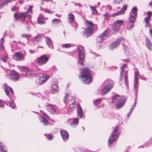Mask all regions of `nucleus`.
Wrapping results in <instances>:
<instances>
[{
  "instance_id": "a878e982",
  "label": "nucleus",
  "mask_w": 152,
  "mask_h": 152,
  "mask_svg": "<svg viewBox=\"0 0 152 152\" xmlns=\"http://www.w3.org/2000/svg\"><path fill=\"white\" fill-rule=\"evenodd\" d=\"M90 7L92 10V14L94 15H96L98 13V12L95 7L91 6Z\"/></svg>"
},
{
  "instance_id": "4d7b16f0",
  "label": "nucleus",
  "mask_w": 152,
  "mask_h": 152,
  "mask_svg": "<svg viewBox=\"0 0 152 152\" xmlns=\"http://www.w3.org/2000/svg\"><path fill=\"white\" fill-rule=\"evenodd\" d=\"M49 1H50L51 2H53L52 0H41V1L42 2H43L44 1H46L47 2H48Z\"/></svg>"
},
{
  "instance_id": "ea45409f",
  "label": "nucleus",
  "mask_w": 152,
  "mask_h": 152,
  "mask_svg": "<svg viewBox=\"0 0 152 152\" xmlns=\"http://www.w3.org/2000/svg\"><path fill=\"white\" fill-rule=\"evenodd\" d=\"M102 100L100 99H98L96 100L94 102V104L95 105H97L99 103L102 102Z\"/></svg>"
},
{
  "instance_id": "7c9ffc66",
  "label": "nucleus",
  "mask_w": 152,
  "mask_h": 152,
  "mask_svg": "<svg viewBox=\"0 0 152 152\" xmlns=\"http://www.w3.org/2000/svg\"><path fill=\"white\" fill-rule=\"evenodd\" d=\"M146 46L147 48L150 50H151L152 49V43L151 42L148 40L146 41Z\"/></svg>"
},
{
  "instance_id": "49530a36",
  "label": "nucleus",
  "mask_w": 152,
  "mask_h": 152,
  "mask_svg": "<svg viewBox=\"0 0 152 152\" xmlns=\"http://www.w3.org/2000/svg\"><path fill=\"white\" fill-rule=\"evenodd\" d=\"M10 106L13 109H15L16 107V106L13 102H10Z\"/></svg>"
},
{
  "instance_id": "f257e3e1",
  "label": "nucleus",
  "mask_w": 152,
  "mask_h": 152,
  "mask_svg": "<svg viewBox=\"0 0 152 152\" xmlns=\"http://www.w3.org/2000/svg\"><path fill=\"white\" fill-rule=\"evenodd\" d=\"M79 77L83 82L87 84L91 83L92 81L91 71L87 67L83 68L81 70L80 75Z\"/></svg>"
},
{
  "instance_id": "052dcab7",
  "label": "nucleus",
  "mask_w": 152,
  "mask_h": 152,
  "mask_svg": "<svg viewBox=\"0 0 152 152\" xmlns=\"http://www.w3.org/2000/svg\"><path fill=\"white\" fill-rule=\"evenodd\" d=\"M43 114L46 117L49 118V117L48 115H47L46 113H43Z\"/></svg>"
},
{
  "instance_id": "393cba45",
  "label": "nucleus",
  "mask_w": 152,
  "mask_h": 152,
  "mask_svg": "<svg viewBox=\"0 0 152 152\" xmlns=\"http://www.w3.org/2000/svg\"><path fill=\"white\" fill-rule=\"evenodd\" d=\"M61 22V21L60 19L54 18L52 20L53 24L57 25Z\"/></svg>"
},
{
  "instance_id": "58836bf2",
  "label": "nucleus",
  "mask_w": 152,
  "mask_h": 152,
  "mask_svg": "<svg viewBox=\"0 0 152 152\" xmlns=\"http://www.w3.org/2000/svg\"><path fill=\"white\" fill-rule=\"evenodd\" d=\"M123 14H124L122 13V12H121V11H119L117 12L114 13L112 15V16L113 17H115L119 15H122Z\"/></svg>"
},
{
  "instance_id": "cd10ccee",
  "label": "nucleus",
  "mask_w": 152,
  "mask_h": 152,
  "mask_svg": "<svg viewBox=\"0 0 152 152\" xmlns=\"http://www.w3.org/2000/svg\"><path fill=\"white\" fill-rule=\"evenodd\" d=\"M151 19L146 17L144 19V22L145 23V26L146 27L149 25V22Z\"/></svg>"
},
{
  "instance_id": "864d4df0",
  "label": "nucleus",
  "mask_w": 152,
  "mask_h": 152,
  "mask_svg": "<svg viewBox=\"0 0 152 152\" xmlns=\"http://www.w3.org/2000/svg\"><path fill=\"white\" fill-rule=\"evenodd\" d=\"M4 106V104L2 101L0 99V107H3Z\"/></svg>"
},
{
  "instance_id": "1a4fd4ad",
  "label": "nucleus",
  "mask_w": 152,
  "mask_h": 152,
  "mask_svg": "<svg viewBox=\"0 0 152 152\" xmlns=\"http://www.w3.org/2000/svg\"><path fill=\"white\" fill-rule=\"evenodd\" d=\"M49 78V76L46 74H42L39 78L37 80V83L39 85L44 84Z\"/></svg>"
},
{
  "instance_id": "f8f14e48",
  "label": "nucleus",
  "mask_w": 152,
  "mask_h": 152,
  "mask_svg": "<svg viewBox=\"0 0 152 152\" xmlns=\"http://www.w3.org/2000/svg\"><path fill=\"white\" fill-rule=\"evenodd\" d=\"M136 17L134 16L133 15H130L129 18V23L127 26L128 29H130L133 27L135 22L136 20Z\"/></svg>"
},
{
  "instance_id": "6ab92c4d",
  "label": "nucleus",
  "mask_w": 152,
  "mask_h": 152,
  "mask_svg": "<svg viewBox=\"0 0 152 152\" xmlns=\"http://www.w3.org/2000/svg\"><path fill=\"white\" fill-rule=\"evenodd\" d=\"M77 115L80 118H82L83 115V110L81 107L80 104L78 103L77 104Z\"/></svg>"
},
{
  "instance_id": "9d476101",
  "label": "nucleus",
  "mask_w": 152,
  "mask_h": 152,
  "mask_svg": "<svg viewBox=\"0 0 152 152\" xmlns=\"http://www.w3.org/2000/svg\"><path fill=\"white\" fill-rule=\"evenodd\" d=\"M113 87V85L112 84H110L105 86L104 88H103L101 92L102 95H104L107 94L109 92Z\"/></svg>"
},
{
  "instance_id": "39448f33",
  "label": "nucleus",
  "mask_w": 152,
  "mask_h": 152,
  "mask_svg": "<svg viewBox=\"0 0 152 152\" xmlns=\"http://www.w3.org/2000/svg\"><path fill=\"white\" fill-rule=\"evenodd\" d=\"M50 56L45 55H42L38 57L36 60V63L40 66L46 64L48 61Z\"/></svg>"
},
{
  "instance_id": "603ef678",
  "label": "nucleus",
  "mask_w": 152,
  "mask_h": 152,
  "mask_svg": "<svg viewBox=\"0 0 152 152\" xmlns=\"http://www.w3.org/2000/svg\"><path fill=\"white\" fill-rule=\"evenodd\" d=\"M69 95L68 94H66V95L64 97V100L65 101H66L68 98Z\"/></svg>"
},
{
  "instance_id": "bf43d9fd",
  "label": "nucleus",
  "mask_w": 152,
  "mask_h": 152,
  "mask_svg": "<svg viewBox=\"0 0 152 152\" xmlns=\"http://www.w3.org/2000/svg\"><path fill=\"white\" fill-rule=\"evenodd\" d=\"M134 82H138V78L137 77L134 76Z\"/></svg>"
},
{
  "instance_id": "2eb2a0df",
  "label": "nucleus",
  "mask_w": 152,
  "mask_h": 152,
  "mask_svg": "<svg viewBox=\"0 0 152 152\" xmlns=\"http://www.w3.org/2000/svg\"><path fill=\"white\" fill-rule=\"evenodd\" d=\"M10 78L11 80H17L19 78V76L16 72L12 71L10 74Z\"/></svg>"
},
{
  "instance_id": "473e14b6",
  "label": "nucleus",
  "mask_w": 152,
  "mask_h": 152,
  "mask_svg": "<svg viewBox=\"0 0 152 152\" xmlns=\"http://www.w3.org/2000/svg\"><path fill=\"white\" fill-rule=\"evenodd\" d=\"M110 31V30L109 29L107 30L102 34V35L104 37L105 36H107L109 34Z\"/></svg>"
},
{
  "instance_id": "dca6fc26",
  "label": "nucleus",
  "mask_w": 152,
  "mask_h": 152,
  "mask_svg": "<svg viewBox=\"0 0 152 152\" xmlns=\"http://www.w3.org/2000/svg\"><path fill=\"white\" fill-rule=\"evenodd\" d=\"M60 133L62 139L64 140H67L69 138L68 132L64 130H61Z\"/></svg>"
},
{
  "instance_id": "72a5a7b5",
  "label": "nucleus",
  "mask_w": 152,
  "mask_h": 152,
  "mask_svg": "<svg viewBox=\"0 0 152 152\" xmlns=\"http://www.w3.org/2000/svg\"><path fill=\"white\" fill-rule=\"evenodd\" d=\"M139 84V82H134V89L135 91L137 92H138V86Z\"/></svg>"
},
{
  "instance_id": "423d86ee",
  "label": "nucleus",
  "mask_w": 152,
  "mask_h": 152,
  "mask_svg": "<svg viewBox=\"0 0 152 152\" xmlns=\"http://www.w3.org/2000/svg\"><path fill=\"white\" fill-rule=\"evenodd\" d=\"M77 48L78 51L79 62L83 65L85 52L84 48L81 45H79L77 46Z\"/></svg>"
},
{
  "instance_id": "b1692460",
  "label": "nucleus",
  "mask_w": 152,
  "mask_h": 152,
  "mask_svg": "<svg viewBox=\"0 0 152 152\" xmlns=\"http://www.w3.org/2000/svg\"><path fill=\"white\" fill-rule=\"evenodd\" d=\"M44 17L41 18L39 17L37 18V22L38 23L40 24H44L45 23V22L44 20Z\"/></svg>"
},
{
  "instance_id": "a211bd4d",
  "label": "nucleus",
  "mask_w": 152,
  "mask_h": 152,
  "mask_svg": "<svg viewBox=\"0 0 152 152\" xmlns=\"http://www.w3.org/2000/svg\"><path fill=\"white\" fill-rule=\"evenodd\" d=\"M47 109L48 111L51 113H55L56 110V107L50 104L48 105Z\"/></svg>"
},
{
  "instance_id": "6e6d98bb",
  "label": "nucleus",
  "mask_w": 152,
  "mask_h": 152,
  "mask_svg": "<svg viewBox=\"0 0 152 152\" xmlns=\"http://www.w3.org/2000/svg\"><path fill=\"white\" fill-rule=\"evenodd\" d=\"M139 72L138 71H137L135 72L134 73V76L137 77L138 75H139Z\"/></svg>"
},
{
  "instance_id": "774afa93",
  "label": "nucleus",
  "mask_w": 152,
  "mask_h": 152,
  "mask_svg": "<svg viewBox=\"0 0 152 152\" xmlns=\"http://www.w3.org/2000/svg\"><path fill=\"white\" fill-rule=\"evenodd\" d=\"M149 4L151 5H152V1H151L150 3H149Z\"/></svg>"
},
{
  "instance_id": "de8ad7c7",
  "label": "nucleus",
  "mask_w": 152,
  "mask_h": 152,
  "mask_svg": "<svg viewBox=\"0 0 152 152\" xmlns=\"http://www.w3.org/2000/svg\"><path fill=\"white\" fill-rule=\"evenodd\" d=\"M126 64H123L122 66H121V74L124 71V69L125 68V67L126 66Z\"/></svg>"
},
{
  "instance_id": "c85d7f7f",
  "label": "nucleus",
  "mask_w": 152,
  "mask_h": 152,
  "mask_svg": "<svg viewBox=\"0 0 152 152\" xmlns=\"http://www.w3.org/2000/svg\"><path fill=\"white\" fill-rule=\"evenodd\" d=\"M72 46H73V45L69 43L65 44L63 45H62V47L65 48H69Z\"/></svg>"
},
{
  "instance_id": "5fc2aeb1",
  "label": "nucleus",
  "mask_w": 152,
  "mask_h": 152,
  "mask_svg": "<svg viewBox=\"0 0 152 152\" xmlns=\"http://www.w3.org/2000/svg\"><path fill=\"white\" fill-rule=\"evenodd\" d=\"M45 11L47 12V13H51V11L49 10L48 9H45V10H44Z\"/></svg>"
},
{
  "instance_id": "f3484780",
  "label": "nucleus",
  "mask_w": 152,
  "mask_h": 152,
  "mask_svg": "<svg viewBox=\"0 0 152 152\" xmlns=\"http://www.w3.org/2000/svg\"><path fill=\"white\" fill-rule=\"evenodd\" d=\"M124 39V38L120 37L117 39L116 41L111 44V47L113 48H115L118 45L121 41Z\"/></svg>"
},
{
  "instance_id": "20e7f679",
  "label": "nucleus",
  "mask_w": 152,
  "mask_h": 152,
  "mask_svg": "<svg viewBox=\"0 0 152 152\" xmlns=\"http://www.w3.org/2000/svg\"><path fill=\"white\" fill-rule=\"evenodd\" d=\"M120 133L119 126H116L114 128L110 137L108 140V144L109 145H111L114 140H116L118 138Z\"/></svg>"
},
{
  "instance_id": "680f3d73",
  "label": "nucleus",
  "mask_w": 152,
  "mask_h": 152,
  "mask_svg": "<svg viewBox=\"0 0 152 152\" xmlns=\"http://www.w3.org/2000/svg\"><path fill=\"white\" fill-rule=\"evenodd\" d=\"M0 46L1 47L2 50H4V45H3V44H1L0 45Z\"/></svg>"
},
{
  "instance_id": "0e129e2a",
  "label": "nucleus",
  "mask_w": 152,
  "mask_h": 152,
  "mask_svg": "<svg viewBox=\"0 0 152 152\" xmlns=\"http://www.w3.org/2000/svg\"><path fill=\"white\" fill-rule=\"evenodd\" d=\"M122 1V0H116V1L118 3H119L121 2Z\"/></svg>"
},
{
  "instance_id": "0eeeda50",
  "label": "nucleus",
  "mask_w": 152,
  "mask_h": 152,
  "mask_svg": "<svg viewBox=\"0 0 152 152\" xmlns=\"http://www.w3.org/2000/svg\"><path fill=\"white\" fill-rule=\"evenodd\" d=\"M27 16V13L25 12H19L18 13L16 12L13 15L15 21H17L19 20L21 21H24Z\"/></svg>"
},
{
  "instance_id": "ddd939ff",
  "label": "nucleus",
  "mask_w": 152,
  "mask_h": 152,
  "mask_svg": "<svg viewBox=\"0 0 152 152\" xmlns=\"http://www.w3.org/2000/svg\"><path fill=\"white\" fill-rule=\"evenodd\" d=\"M58 89V84L57 82L53 83L51 86V92L53 94H54L57 92Z\"/></svg>"
},
{
  "instance_id": "2f4dec72",
  "label": "nucleus",
  "mask_w": 152,
  "mask_h": 152,
  "mask_svg": "<svg viewBox=\"0 0 152 152\" xmlns=\"http://www.w3.org/2000/svg\"><path fill=\"white\" fill-rule=\"evenodd\" d=\"M8 58V56L7 54H6L1 58V60L3 62H6Z\"/></svg>"
},
{
  "instance_id": "a19ab883",
  "label": "nucleus",
  "mask_w": 152,
  "mask_h": 152,
  "mask_svg": "<svg viewBox=\"0 0 152 152\" xmlns=\"http://www.w3.org/2000/svg\"><path fill=\"white\" fill-rule=\"evenodd\" d=\"M127 8V5L126 4L124 5L122 9L121 10V12H122V13H123V14L125 13V11L126 10Z\"/></svg>"
},
{
  "instance_id": "6e6552de",
  "label": "nucleus",
  "mask_w": 152,
  "mask_h": 152,
  "mask_svg": "<svg viewBox=\"0 0 152 152\" xmlns=\"http://www.w3.org/2000/svg\"><path fill=\"white\" fill-rule=\"evenodd\" d=\"M124 21L121 20H117L114 22L112 28L114 31L113 33L119 31L121 26L123 24Z\"/></svg>"
},
{
  "instance_id": "69168bd1",
  "label": "nucleus",
  "mask_w": 152,
  "mask_h": 152,
  "mask_svg": "<svg viewBox=\"0 0 152 152\" xmlns=\"http://www.w3.org/2000/svg\"><path fill=\"white\" fill-rule=\"evenodd\" d=\"M10 89V90L12 93V94H14V91L12 90V89L10 87L9 88Z\"/></svg>"
},
{
  "instance_id": "7ed1b4c3",
  "label": "nucleus",
  "mask_w": 152,
  "mask_h": 152,
  "mask_svg": "<svg viewBox=\"0 0 152 152\" xmlns=\"http://www.w3.org/2000/svg\"><path fill=\"white\" fill-rule=\"evenodd\" d=\"M117 101L116 104V108L120 109L124 105L126 101L124 97L117 94L113 97L111 102L114 103Z\"/></svg>"
},
{
  "instance_id": "c03bdc74",
  "label": "nucleus",
  "mask_w": 152,
  "mask_h": 152,
  "mask_svg": "<svg viewBox=\"0 0 152 152\" xmlns=\"http://www.w3.org/2000/svg\"><path fill=\"white\" fill-rule=\"evenodd\" d=\"M147 15L148 16L147 17H146L151 19V17L152 16V12L150 11H148L147 12Z\"/></svg>"
},
{
  "instance_id": "e2e57ef3",
  "label": "nucleus",
  "mask_w": 152,
  "mask_h": 152,
  "mask_svg": "<svg viewBox=\"0 0 152 152\" xmlns=\"http://www.w3.org/2000/svg\"><path fill=\"white\" fill-rule=\"evenodd\" d=\"M149 33L151 36H152V29H151L149 30Z\"/></svg>"
},
{
  "instance_id": "8fccbe9b",
  "label": "nucleus",
  "mask_w": 152,
  "mask_h": 152,
  "mask_svg": "<svg viewBox=\"0 0 152 152\" xmlns=\"http://www.w3.org/2000/svg\"><path fill=\"white\" fill-rule=\"evenodd\" d=\"M19 7L16 6L14 7L11 9L12 11H14L15 10H18Z\"/></svg>"
},
{
  "instance_id": "bb28decb",
  "label": "nucleus",
  "mask_w": 152,
  "mask_h": 152,
  "mask_svg": "<svg viewBox=\"0 0 152 152\" xmlns=\"http://www.w3.org/2000/svg\"><path fill=\"white\" fill-rule=\"evenodd\" d=\"M128 72L127 71L126 72V74L125 75L124 78L125 83L126 86L128 85Z\"/></svg>"
},
{
  "instance_id": "09e8293b",
  "label": "nucleus",
  "mask_w": 152,
  "mask_h": 152,
  "mask_svg": "<svg viewBox=\"0 0 152 152\" xmlns=\"http://www.w3.org/2000/svg\"><path fill=\"white\" fill-rule=\"evenodd\" d=\"M22 37H23L26 38L27 39H28V38L31 37V35L24 34H23L22 35Z\"/></svg>"
},
{
  "instance_id": "79ce46f5",
  "label": "nucleus",
  "mask_w": 152,
  "mask_h": 152,
  "mask_svg": "<svg viewBox=\"0 0 152 152\" xmlns=\"http://www.w3.org/2000/svg\"><path fill=\"white\" fill-rule=\"evenodd\" d=\"M41 37V35H37L34 38V40L37 41H38L40 40Z\"/></svg>"
},
{
  "instance_id": "4c0bfd02",
  "label": "nucleus",
  "mask_w": 152,
  "mask_h": 152,
  "mask_svg": "<svg viewBox=\"0 0 152 152\" xmlns=\"http://www.w3.org/2000/svg\"><path fill=\"white\" fill-rule=\"evenodd\" d=\"M72 99L71 100L70 102H71V103L70 104L71 105H75V99H76V97L75 96L72 97Z\"/></svg>"
},
{
  "instance_id": "aec40b11",
  "label": "nucleus",
  "mask_w": 152,
  "mask_h": 152,
  "mask_svg": "<svg viewBox=\"0 0 152 152\" xmlns=\"http://www.w3.org/2000/svg\"><path fill=\"white\" fill-rule=\"evenodd\" d=\"M0 152H7L6 147L1 143H0Z\"/></svg>"
},
{
  "instance_id": "c9c22d12",
  "label": "nucleus",
  "mask_w": 152,
  "mask_h": 152,
  "mask_svg": "<svg viewBox=\"0 0 152 152\" xmlns=\"http://www.w3.org/2000/svg\"><path fill=\"white\" fill-rule=\"evenodd\" d=\"M45 135L46 137L49 140H51L53 138V135L52 134H45Z\"/></svg>"
},
{
  "instance_id": "338daca9",
  "label": "nucleus",
  "mask_w": 152,
  "mask_h": 152,
  "mask_svg": "<svg viewBox=\"0 0 152 152\" xmlns=\"http://www.w3.org/2000/svg\"><path fill=\"white\" fill-rule=\"evenodd\" d=\"M30 51L31 53H35V51L33 50H30Z\"/></svg>"
},
{
  "instance_id": "a18cd8bd",
  "label": "nucleus",
  "mask_w": 152,
  "mask_h": 152,
  "mask_svg": "<svg viewBox=\"0 0 152 152\" xmlns=\"http://www.w3.org/2000/svg\"><path fill=\"white\" fill-rule=\"evenodd\" d=\"M79 122L78 119V118H75L74 119L72 123L74 125L77 124Z\"/></svg>"
},
{
  "instance_id": "4be33fe9",
  "label": "nucleus",
  "mask_w": 152,
  "mask_h": 152,
  "mask_svg": "<svg viewBox=\"0 0 152 152\" xmlns=\"http://www.w3.org/2000/svg\"><path fill=\"white\" fill-rule=\"evenodd\" d=\"M133 15L134 16L137 17V9L136 7H133L131 11L130 15Z\"/></svg>"
},
{
  "instance_id": "9b49d317",
  "label": "nucleus",
  "mask_w": 152,
  "mask_h": 152,
  "mask_svg": "<svg viewBox=\"0 0 152 152\" xmlns=\"http://www.w3.org/2000/svg\"><path fill=\"white\" fill-rule=\"evenodd\" d=\"M13 58L17 61H20L24 59V56L20 52L15 53L13 56Z\"/></svg>"
},
{
  "instance_id": "f03ea898",
  "label": "nucleus",
  "mask_w": 152,
  "mask_h": 152,
  "mask_svg": "<svg viewBox=\"0 0 152 152\" xmlns=\"http://www.w3.org/2000/svg\"><path fill=\"white\" fill-rule=\"evenodd\" d=\"M85 25L86 27L84 30V35L87 37H89L92 35L94 33V28L95 26L91 21L85 20Z\"/></svg>"
},
{
  "instance_id": "412c9836",
  "label": "nucleus",
  "mask_w": 152,
  "mask_h": 152,
  "mask_svg": "<svg viewBox=\"0 0 152 152\" xmlns=\"http://www.w3.org/2000/svg\"><path fill=\"white\" fill-rule=\"evenodd\" d=\"M68 21L70 23H72L75 20L74 16L72 13L69 14L68 15Z\"/></svg>"
},
{
  "instance_id": "13d9d810",
  "label": "nucleus",
  "mask_w": 152,
  "mask_h": 152,
  "mask_svg": "<svg viewBox=\"0 0 152 152\" xmlns=\"http://www.w3.org/2000/svg\"><path fill=\"white\" fill-rule=\"evenodd\" d=\"M4 39L3 37H2L1 38V41H0V42L1 44H3L4 42Z\"/></svg>"
},
{
  "instance_id": "3c124183",
  "label": "nucleus",
  "mask_w": 152,
  "mask_h": 152,
  "mask_svg": "<svg viewBox=\"0 0 152 152\" xmlns=\"http://www.w3.org/2000/svg\"><path fill=\"white\" fill-rule=\"evenodd\" d=\"M4 91L6 92V94L8 96L9 95V90L7 88H5L4 89Z\"/></svg>"
},
{
  "instance_id": "37998d69",
  "label": "nucleus",
  "mask_w": 152,
  "mask_h": 152,
  "mask_svg": "<svg viewBox=\"0 0 152 152\" xmlns=\"http://www.w3.org/2000/svg\"><path fill=\"white\" fill-rule=\"evenodd\" d=\"M32 8H33V7L32 6H30L29 7H28V9L27 10L26 12V13H27V14H28L29 12L30 13L31 12L32 9Z\"/></svg>"
},
{
  "instance_id": "f704fd0d",
  "label": "nucleus",
  "mask_w": 152,
  "mask_h": 152,
  "mask_svg": "<svg viewBox=\"0 0 152 152\" xmlns=\"http://www.w3.org/2000/svg\"><path fill=\"white\" fill-rule=\"evenodd\" d=\"M104 37L102 35L97 38V41L98 42H101L104 40Z\"/></svg>"
},
{
  "instance_id": "5701e85b",
  "label": "nucleus",
  "mask_w": 152,
  "mask_h": 152,
  "mask_svg": "<svg viewBox=\"0 0 152 152\" xmlns=\"http://www.w3.org/2000/svg\"><path fill=\"white\" fill-rule=\"evenodd\" d=\"M46 42L50 48H53V44L52 41L50 38H48L47 39Z\"/></svg>"
},
{
  "instance_id": "4468645a",
  "label": "nucleus",
  "mask_w": 152,
  "mask_h": 152,
  "mask_svg": "<svg viewBox=\"0 0 152 152\" xmlns=\"http://www.w3.org/2000/svg\"><path fill=\"white\" fill-rule=\"evenodd\" d=\"M23 71L24 74H25L26 77H29V76L31 75L33 73L32 70L29 69L28 68L26 67H23Z\"/></svg>"
},
{
  "instance_id": "e433bc0d",
  "label": "nucleus",
  "mask_w": 152,
  "mask_h": 152,
  "mask_svg": "<svg viewBox=\"0 0 152 152\" xmlns=\"http://www.w3.org/2000/svg\"><path fill=\"white\" fill-rule=\"evenodd\" d=\"M41 118L42 119V122L43 123L44 125H47L48 122L47 120L44 117L42 116L41 117Z\"/></svg>"
},
{
  "instance_id": "c756f323",
  "label": "nucleus",
  "mask_w": 152,
  "mask_h": 152,
  "mask_svg": "<svg viewBox=\"0 0 152 152\" xmlns=\"http://www.w3.org/2000/svg\"><path fill=\"white\" fill-rule=\"evenodd\" d=\"M103 16L105 20H109L110 18V17H111L109 13L107 12L105 13L103 15Z\"/></svg>"
}]
</instances>
